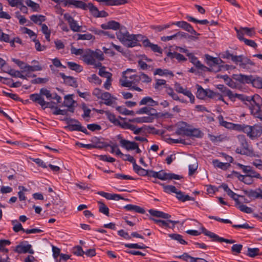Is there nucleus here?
<instances>
[{"label":"nucleus","mask_w":262,"mask_h":262,"mask_svg":"<svg viewBox=\"0 0 262 262\" xmlns=\"http://www.w3.org/2000/svg\"><path fill=\"white\" fill-rule=\"evenodd\" d=\"M101 28L104 30H117L119 29V31L116 33L118 39L127 48L131 47V35L125 27H120V24L118 22L111 20L106 23L101 24Z\"/></svg>","instance_id":"f257e3e1"},{"label":"nucleus","mask_w":262,"mask_h":262,"mask_svg":"<svg viewBox=\"0 0 262 262\" xmlns=\"http://www.w3.org/2000/svg\"><path fill=\"white\" fill-rule=\"evenodd\" d=\"M42 96H45L48 100L52 99V94L50 91L46 88H41L39 91V93H34L29 96L30 99L33 102L37 103L41 107H43L46 104L49 106L51 102H46Z\"/></svg>","instance_id":"f03ea898"},{"label":"nucleus","mask_w":262,"mask_h":262,"mask_svg":"<svg viewBox=\"0 0 262 262\" xmlns=\"http://www.w3.org/2000/svg\"><path fill=\"white\" fill-rule=\"evenodd\" d=\"M62 120L66 122L67 126L65 128L69 130L81 132L86 135L89 134L86 128L82 126L78 120L67 117L62 119Z\"/></svg>","instance_id":"7ed1b4c3"},{"label":"nucleus","mask_w":262,"mask_h":262,"mask_svg":"<svg viewBox=\"0 0 262 262\" xmlns=\"http://www.w3.org/2000/svg\"><path fill=\"white\" fill-rule=\"evenodd\" d=\"M237 139L239 142L240 147L236 149V152L241 155L252 156L253 154L252 150L249 148V145L244 135H238Z\"/></svg>","instance_id":"20e7f679"},{"label":"nucleus","mask_w":262,"mask_h":262,"mask_svg":"<svg viewBox=\"0 0 262 262\" xmlns=\"http://www.w3.org/2000/svg\"><path fill=\"white\" fill-rule=\"evenodd\" d=\"M259 95H256L251 97V100H252L253 103L249 105V107L250 110L251 114L255 118H257L262 120V112L260 109V105L256 102V100L260 99Z\"/></svg>","instance_id":"39448f33"},{"label":"nucleus","mask_w":262,"mask_h":262,"mask_svg":"<svg viewBox=\"0 0 262 262\" xmlns=\"http://www.w3.org/2000/svg\"><path fill=\"white\" fill-rule=\"evenodd\" d=\"M187 56L190 59V61L193 64L196 69L203 72H217L220 71V69L218 68L217 70H215L214 69L208 68L204 64H202L201 62L198 60V58L193 55V53H188Z\"/></svg>","instance_id":"423d86ee"},{"label":"nucleus","mask_w":262,"mask_h":262,"mask_svg":"<svg viewBox=\"0 0 262 262\" xmlns=\"http://www.w3.org/2000/svg\"><path fill=\"white\" fill-rule=\"evenodd\" d=\"M202 232L206 236H209L210 238L212 239V241L213 242H225L228 244H233L235 242V241L233 239H228L226 238H224L223 237H220L217 234L213 233L210 231L206 230L204 227H202L201 228Z\"/></svg>","instance_id":"0eeeda50"},{"label":"nucleus","mask_w":262,"mask_h":262,"mask_svg":"<svg viewBox=\"0 0 262 262\" xmlns=\"http://www.w3.org/2000/svg\"><path fill=\"white\" fill-rule=\"evenodd\" d=\"M233 62L235 63L239 62V66L243 69L249 68L248 66H255V64L251 61L249 58L245 57L243 55L237 56V57H233Z\"/></svg>","instance_id":"6e6552de"},{"label":"nucleus","mask_w":262,"mask_h":262,"mask_svg":"<svg viewBox=\"0 0 262 262\" xmlns=\"http://www.w3.org/2000/svg\"><path fill=\"white\" fill-rule=\"evenodd\" d=\"M205 58L206 63L210 67L209 68L215 70H217L219 68L220 70H221L220 68L217 66L223 62L222 59L217 57H213L209 54H205Z\"/></svg>","instance_id":"1a4fd4ad"},{"label":"nucleus","mask_w":262,"mask_h":262,"mask_svg":"<svg viewBox=\"0 0 262 262\" xmlns=\"http://www.w3.org/2000/svg\"><path fill=\"white\" fill-rule=\"evenodd\" d=\"M249 132L246 133L247 136L251 139H254L259 136L262 134V127L258 125H254V126L249 125Z\"/></svg>","instance_id":"9d476101"},{"label":"nucleus","mask_w":262,"mask_h":262,"mask_svg":"<svg viewBox=\"0 0 262 262\" xmlns=\"http://www.w3.org/2000/svg\"><path fill=\"white\" fill-rule=\"evenodd\" d=\"M131 69H127L122 72V76L120 79V82L124 87H131Z\"/></svg>","instance_id":"9b49d317"},{"label":"nucleus","mask_w":262,"mask_h":262,"mask_svg":"<svg viewBox=\"0 0 262 262\" xmlns=\"http://www.w3.org/2000/svg\"><path fill=\"white\" fill-rule=\"evenodd\" d=\"M190 127V124L185 122H182L178 127L176 131V134L183 137H188Z\"/></svg>","instance_id":"f8f14e48"},{"label":"nucleus","mask_w":262,"mask_h":262,"mask_svg":"<svg viewBox=\"0 0 262 262\" xmlns=\"http://www.w3.org/2000/svg\"><path fill=\"white\" fill-rule=\"evenodd\" d=\"M31 248L32 246L30 244L25 245L24 242H21L15 247L14 251L19 254L29 253L32 254L34 253V251Z\"/></svg>","instance_id":"ddd939ff"},{"label":"nucleus","mask_w":262,"mask_h":262,"mask_svg":"<svg viewBox=\"0 0 262 262\" xmlns=\"http://www.w3.org/2000/svg\"><path fill=\"white\" fill-rule=\"evenodd\" d=\"M64 18L68 22L70 29L74 32H79L80 31V27L77 24V21L68 13L64 15Z\"/></svg>","instance_id":"4468645a"},{"label":"nucleus","mask_w":262,"mask_h":262,"mask_svg":"<svg viewBox=\"0 0 262 262\" xmlns=\"http://www.w3.org/2000/svg\"><path fill=\"white\" fill-rule=\"evenodd\" d=\"M176 91L179 93H182L184 95L187 96L190 99V102L191 103H194L195 98L192 93L186 89H184L180 84L176 83L175 84Z\"/></svg>","instance_id":"2eb2a0df"},{"label":"nucleus","mask_w":262,"mask_h":262,"mask_svg":"<svg viewBox=\"0 0 262 262\" xmlns=\"http://www.w3.org/2000/svg\"><path fill=\"white\" fill-rule=\"evenodd\" d=\"M65 6H74L77 8H80L83 10H88V4L81 1L77 0H64Z\"/></svg>","instance_id":"dca6fc26"},{"label":"nucleus","mask_w":262,"mask_h":262,"mask_svg":"<svg viewBox=\"0 0 262 262\" xmlns=\"http://www.w3.org/2000/svg\"><path fill=\"white\" fill-rule=\"evenodd\" d=\"M93 51L87 49L85 53L82 55V59L84 62L89 65H97L95 59L93 56Z\"/></svg>","instance_id":"f3484780"},{"label":"nucleus","mask_w":262,"mask_h":262,"mask_svg":"<svg viewBox=\"0 0 262 262\" xmlns=\"http://www.w3.org/2000/svg\"><path fill=\"white\" fill-rule=\"evenodd\" d=\"M253 77L252 75H245L242 74H234L233 76L234 79L243 84L252 83Z\"/></svg>","instance_id":"a211bd4d"},{"label":"nucleus","mask_w":262,"mask_h":262,"mask_svg":"<svg viewBox=\"0 0 262 262\" xmlns=\"http://www.w3.org/2000/svg\"><path fill=\"white\" fill-rule=\"evenodd\" d=\"M59 75L63 79L64 83L74 88H77L78 86L77 82L74 77L66 76L63 73H60Z\"/></svg>","instance_id":"6ab92c4d"},{"label":"nucleus","mask_w":262,"mask_h":262,"mask_svg":"<svg viewBox=\"0 0 262 262\" xmlns=\"http://www.w3.org/2000/svg\"><path fill=\"white\" fill-rule=\"evenodd\" d=\"M142 43L144 47L150 48L154 52H157L161 54L162 53V50L160 47L158 45L152 43L147 38L143 39Z\"/></svg>","instance_id":"aec40b11"},{"label":"nucleus","mask_w":262,"mask_h":262,"mask_svg":"<svg viewBox=\"0 0 262 262\" xmlns=\"http://www.w3.org/2000/svg\"><path fill=\"white\" fill-rule=\"evenodd\" d=\"M104 101V103L107 105H112L115 103L116 98L112 96L108 92L103 93L102 97L100 98Z\"/></svg>","instance_id":"412c9836"},{"label":"nucleus","mask_w":262,"mask_h":262,"mask_svg":"<svg viewBox=\"0 0 262 262\" xmlns=\"http://www.w3.org/2000/svg\"><path fill=\"white\" fill-rule=\"evenodd\" d=\"M150 219L154 221L155 223L159 225L161 227H165L168 228H170V227L169 226V223H172V227H173L176 224L179 223V221H174L171 220H167V221H165L161 220L155 219L152 217H150Z\"/></svg>","instance_id":"4be33fe9"},{"label":"nucleus","mask_w":262,"mask_h":262,"mask_svg":"<svg viewBox=\"0 0 262 262\" xmlns=\"http://www.w3.org/2000/svg\"><path fill=\"white\" fill-rule=\"evenodd\" d=\"M132 164H133V169L135 172L140 176H146L147 173V170H145L136 163V160L132 157Z\"/></svg>","instance_id":"5701e85b"},{"label":"nucleus","mask_w":262,"mask_h":262,"mask_svg":"<svg viewBox=\"0 0 262 262\" xmlns=\"http://www.w3.org/2000/svg\"><path fill=\"white\" fill-rule=\"evenodd\" d=\"M139 79H142V81L145 83H149L151 81V79L147 74L142 73L139 76H132V84L133 83H135V81H137Z\"/></svg>","instance_id":"b1692460"},{"label":"nucleus","mask_w":262,"mask_h":262,"mask_svg":"<svg viewBox=\"0 0 262 262\" xmlns=\"http://www.w3.org/2000/svg\"><path fill=\"white\" fill-rule=\"evenodd\" d=\"M149 104L150 106H154L158 105L157 101L154 100L152 98L150 97H145L143 98L139 102L140 105H147Z\"/></svg>","instance_id":"393cba45"},{"label":"nucleus","mask_w":262,"mask_h":262,"mask_svg":"<svg viewBox=\"0 0 262 262\" xmlns=\"http://www.w3.org/2000/svg\"><path fill=\"white\" fill-rule=\"evenodd\" d=\"M117 138L119 140V143L122 147L128 150L131 149V141L123 139L121 135H118Z\"/></svg>","instance_id":"a878e982"},{"label":"nucleus","mask_w":262,"mask_h":262,"mask_svg":"<svg viewBox=\"0 0 262 262\" xmlns=\"http://www.w3.org/2000/svg\"><path fill=\"white\" fill-rule=\"evenodd\" d=\"M212 164L215 167H217L223 170H226L231 165L228 162L223 163L217 159L212 161Z\"/></svg>","instance_id":"bb28decb"},{"label":"nucleus","mask_w":262,"mask_h":262,"mask_svg":"<svg viewBox=\"0 0 262 262\" xmlns=\"http://www.w3.org/2000/svg\"><path fill=\"white\" fill-rule=\"evenodd\" d=\"M203 136V133L199 128L190 127L188 137L201 138Z\"/></svg>","instance_id":"cd10ccee"},{"label":"nucleus","mask_w":262,"mask_h":262,"mask_svg":"<svg viewBox=\"0 0 262 262\" xmlns=\"http://www.w3.org/2000/svg\"><path fill=\"white\" fill-rule=\"evenodd\" d=\"M5 72L8 73L13 77L26 79V76H25L24 75H23L19 71H16L15 70L10 69H8L7 71H5Z\"/></svg>","instance_id":"c85d7f7f"},{"label":"nucleus","mask_w":262,"mask_h":262,"mask_svg":"<svg viewBox=\"0 0 262 262\" xmlns=\"http://www.w3.org/2000/svg\"><path fill=\"white\" fill-rule=\"evenodd\" d=\"M196 97L200 99H204L206 97V89H204L202 86L197 84Z\"/></svg>","instance_id":"c756f323"},{"label":"nucleus","mask_w":262,"mask_h":262,"mask_svg":"<svg viewBox=\"0 0 262 262\" xmlns=\"http://www.w3.org/2000/svg\"><path fill=\"white\" fill-rule=\"evenodd\" d=\"M30 19L35 24L42 25L41 23L46 20L45 16L42 15H32Z\"/></svg>","instance_id":"7c9ffc66"},{"label":"nucleus","mask_w":262,"mask_h":262,"mask_svg":"<svg viewBox=\"0 0 262 262\" xmlns=\"http://www.w3.org/2000/svg\"><path fill=\"white\" fill-rule=\"evenodd\" d=\"M67 65L70 70L78 73H79L83 70L82 66L74 62L69 61L67 62Z\"/></svg>","instance_id":"2f4dec72"},{"label":"nucleus","mask_w":262,"mask_h":262,"mask_svg":"<svg viewBox=\"0 0 262 262\" xmlns=\"http://www.w3.org/2000/svg\"><path fill=\"white\" fill-rule=\"evenodd\" d=\"M145 37L141 34H132V47L140 45V42L142 41Z\"/></svg>","instance_id":"473e14b6"},{"label":"nucleus","mask_w":262,"mask_h":262,"mask_svg":"<svg viewBox=\"0 0 262 262\" xmlns=\"http://www.w3.org/2000/svg\"><path fill=\"white\" fill-rule=\"evenodd\" d=\"M249 128L248 125L245 124H234L232 126V128L234 130H238V131H242L245 134L246 133L249 132L248 130Z\"/></svg>","instance_id":"72a5a7b5"},{"label":"nucleus","mask_w":262,"mask_h":262,"mask_svg":"<svg viewBox=\"0 0 262 262\" xmlns=\"http://www.w3.org/2000/svg\"><path fill=\"white\" fill-rule=\"evenodd\" d=\"M176 194L178 199L183 202L186 201L194 200L193 198H191L188 195H185L184 193L181 191H177Z\"/></svg>","instance_id":"f704fd0d"},{"label":"nucleus","mask_w":262,"mask_h":262,"mask_svg":"<svg viewBox=\"0 0 262 262\" xmlns=\"http://www.w3.org/2000/svg\"><path fill=\"white\" fill-rule=\"evenodd\" d=\"M11 244V242L8 239H0V251L8 253L9 250L5 248L6 246Z\"/></svg>","instance_id":"c9c22d12"},{"label":"nucleus","mask_w":262,"mask_h":262,"mask_svg":"<svg viewBox=\"0 0 262 262\" xmlns=\"http://www.w3.org/2000/svg\"><path fill=\"white\" fill-rule=\"evenodd\" d=\"M244 193L250 198L258 199L260 198V192L257 190H250L249 191L245 190Z\"/></svg>","instance_id":"e433bc0d"},{"label":"nucleus","mask_w":262,"mask_h":262,"mask_svg":"<svg viewBox=\"0 0 262 262\" xmlns=\"http://www.w3.org/2000/svg\"><path fill=\"white\" fill-rule=\"evenodd\" d=\"M99 204V211L101 213H103L104 214L108 216L109 215V209L102 202L99 201L98 202Z\"/></svg>","instance_id":"4c0bfd02"},{"label":"nucleus","mask_w":262,"mask_h":262,"mask_svg":"<svg viewBox=\"0 0 262 262\" xmlns=\"http://www.w3.org/2000/svg\"><path fill=\"white\" fill-rule=\"evenodd\" d=\"M198 166V162L196 159L194 158L192 164L189 165V175H192L196 170Z\"/></svg>","instance_id":"58836bf2"},{"label":"nucleus","mask_w":262,"mask_h":262,"mask_svg":"<svg viewBox=\"0 0 262 262\" xmlns=\"http://www.w3.org/2000/svg\"><path fill=\"white\" fill-rule=\"evenodd\" d=\"M88 9L90 10L92 15L95 17H96L98 14H99V11L98 8L91 3L88 4Z\"/></svg>","instance_id":"ea45409f"},{"label":"nucleus","mask_w":262,"mask_h":262,"mask_svg":"<svg viewBox=\"0 0 262 262\" xmlns=\"http://www.w3.org/2000/svg\"><path fill=\"white\" fill-rule=\"evenodd\" d=\"M106 115L107 119L114 125H117L120 124V121L116 118L115 115L110 112H106Z\"/></svg>","instance_id":"a19ab883"},{"label":"nucleus","mask_w":262,"mask_h":262,"mask_svg":"<svg viewBox=\"0 0 262 262\" xmlns=\"http://www.w3.org/2000/svg\"><path fill=\"white\" fill-rule=\"evenodd\" d=\"M64 99L69 100V103H66V106L68 107L69 108L68 110V112L69 111L71 113H74L75 108L73 106L74 100L70 95H66L64 97Z\"/></svg>","instance_id":"79ce46f5"},{"label":"nucleus","mask_w":262,"mask_h":262,"mask_svg":"<svg viewBox=\"0 0 262 262\" xmlns=\"http://www.w3.org/2000/svg\"><path fill=\"white\" fill-rule=\"evenodd\" d=\"M227 96L232 101H234L236 98H237L242 100H245L244 98V95L242 94H233L231 91V92H228V93L227 94Z\"/></svg>","instance_id":"37998d69"},{"label":"nucleus","mask_w":262,"mask_h":262,"mask_svg":"<svg viewBox=\"0 0 262 262\" xmlns=\"http://www.w3.org/2000/svg\"><path fill=\"white\" fill-rule=\"evenodd\" d=\"M237 208L242 212H244L246 213H251L252 212V209L250 207L247 206L245 205H244L241 202L239 204L237 205Z\"/></svg>","instance_id":"c03bdc74"},{"label":"nucleus","mask_w":262,"mask_h":262,"mask_svg":"<svg viewBox=\"0 0 262 262\" xmlns=\"http://www.w3.org/2000/svg\"><path fill=\"white\" fill-rule=\"evenodd\" d=\"M12 224L13 225V230L14 232H18L20 231H23L24 228L21 224L17 220L12 221Z\"/></svg>","instance_id":"a18cd8bd"},{"label":"nucleus","mask_w":262,"mask_h":262,"mask_svg":"<svg viewBox=\"0 0 262 262\" xmlns=\"http://www.w3.org/2000/svg\"><path fill=\"white\" fill-rule=\"evenodd\" d=\"M252 84L256 88L262 89V78L256 77L254 78L253 77Z\"/></svg>","instance_id":"49530a36"},{"label":"nucleus","mask_w":262,"mask_h":262,"mask_svg":"<svg viewBox=\"0 0 262 262\" xmlns=\"http://www.w3.org/2000/svg\"><path fill=\"white\" fill-rule=\"evenodd\" d=\"M259 249L257 248H248L247 255L251 257H254L259 254Z\"/></svg>","instance_id":"de8ad7c7"},{"label":"nucleus","mask_w":262,"mask_h":262,"mask_svg":"<svg viewBox=\"0 0 262 262\" xmlns=\"http://www.w3.org/2000/svg\"><path fill=\"white\" fill-rule=\"evenodd\" d=\"M26 4L28 7L32 8L33 11H38L39 9V5L32 0H26Z\"/></svg>","instance_id":"09e8293b"},{"label":"nucleus","mask_w":262,"mask_h":262,"mask_svg":"<svg viewBox=\"0 0 262 262\" xmlns=\"http://www.w3.org/2000/svg\"><path fill=\"white\" fill-rule=\"evenodd\" d=\"M99 75L102 77H105L107 79H110L112 78V74L108 72H107L105 70V67H102L100 69L99 71Z\"/></svg>","instance_id":"8fccbe9b"},{"label":"nucleus","mask_w":262,"mask_h":262,"mask_svg":"<svg viewBox=\"0 0 262 262\" xmlns=\"http://www.w3.org/2000/svg\"><path fill=\"white\" fill-rule=\"evenodd\" d=\"M169 236L173 239L179 241L181 244L185 245L187 244L184 239L182 238V236L178 234H171Z\"/></svg>","instance_id":"3c124183"},{"label":"nucleus","mask_w":262,"mask_h":262,"mask_svg":"<svg viewBox=\"0 0 262 262\" xmlns=\"http://www.w3.org/2000/svg\"><path fill=\"white\" fill-rule=\"evenodd\" d=\"M219 119L220 121V123L222 126H223L227 128H228V129L232 128V126H233V123H230V122H228L226 121H224L223 117L222 116H221L219 117Z\"/></svg>","instance_id":"603ef678"},{"label":"nucleus","mask_w":262,"mask_h":262,"mask_svg":"<svg viewBox=\"0 0 262 262\" xmlns=\"http://www.w3.org/2000/svg\"><path fill=\"white\" fill-rule=\"evenodd\" d=\"M186 18L189 21L199 23L202 25H206L209 23V22L207 19L198 20L190 16H187Z\"/></svg>","instance_id":"864d4df0"},{"label":"nucleus","mask_w":262,"mask_h":262,"mask_svg":"<svg viewBox=\"0 0 262 262\" xmlns=\"http://www.w3.org/2000/svg\"><path fill=\"white\" fill-rule=\"evenodd\" d=\"M77 36H78V38H77L78 40H90L95 38V37L90 33H87V34H78L77 35Z\"/></svg>","instance_id":"5fc2aeb1"},{"label":"nucleus","mask_w":262,"mask_h":262,"mask_svg":"<svg viewBox=\"0 0 262 262\" xmlns=\"http://www.w3.org/2000/svg\"><path fill=\"white\" fill-rule=\"evenodd\" d=\"M73 253L78 256H83L84 251L82 250V248L80 246H76L73 249Z\"/></svg>","instance_id":"6e6d98bb"},{"label":"nucleus","mask_w":262,"mask_h":262,"mask_svg":"<svg viewBox=\"0 0 262 262\" xmlns=\"http://www.w3.org/2000/svg\"><path fill=\"white\" fill-rule=\"evenodd\" d=\"M93 56L95 58L98 59L99 60L102 61L104 59V55L103 52L98 49H97L95 51H93Z\"/></svg>","instance_id":"4d7b16f0"},{"label":"nucleus","mask_w":262,"mask_h":262,"mask_svg":"<svg viewBox=\"0 0 262 262\" xmlns=\"http://www.w3.org/2000/svg\"><path fill=\"white\" fill-rule=\"evenodd\" d=\"M160 113H158L157 110L151 107H149L148 115L154 120L159 118Z\"/></svg>","instance_id":"13d9d810"},{"label":"nucleus","mask_w":262,"mask_h":262,"mask_svg":"<svg viewBox=\"0 0 262 262\" xmlns=\"http://www.w3.org/2000/svg\"><path fill=\"white\" fill-rule=\"evenodd\" d=\"M88 80L90 82L94 83L97 84H100L101 83V79L95 74L88 77Z\"/></svg>","instance_id":"bf43d9fd"},{"label":"nucleus","mask_w":262,"mask_h":262,"mask_svg":"<svg viewBox=\"0 0 262 262\" xmlns=\"http://www.w3.org/2000/svg\"><path fill=\"white\" fill-rule=\"evenodd\" d=\"M49 81V79L47 78H37L34 79H33L31 81V83L32 84H40V83H45Z\"/></svg>","instance_id":"052dcab7"},{"label":"nucleus","mask_w":262,"mask_h":262,"mask_svg":"<svg viewBox=\"0 0 262 262\" xmlns=\"http://www.w3.org/2000/svg\"><path fill=\"white\" fill-rule=\"evenodd\" d=\"M243 248L241 244H234L231 247V251L233 253H240Z\"/></svg>","instance_id":"680f3d73"},{"label":"nucleus","mask_w":262,"mask_h":262,"mask_svg":"<svg viewBox=\"0 0 262 262\" xmlns=\"http://www.w3.org/2000/svg\"><path fill=\"white\" fill-rule=\"evenodd\" d=\"M71 52L72 54L76 55H83L84 54V50L82 49H76L73 46L71 48Z\"/></svg>","instance_id":"e2e57ef3"},{"label":"nucleus","mask_w":262,"mask_h":262,"mask_svg":"<svg viewBox=\"0 0 262 262\" xmlns=\"http://www.w3.org/2000/svg\"><path fill=\"white\" fill-rule=\"evenodd\" d=\"M99 159L101 161H106L111 163H113L115 161V159L110 156L106 155H99L98 156Z\"/></svg>","instance_id":"0e129e2a"},{"label":"nucleus","mask_w":262,"mask_h":262,"mask_svg":"<svg viewBox=\"0 0 262 262\" xmlns=\"http://www.w3.org/2000/svg\"><path fill=\"white\" fill-rule=\"evenodd\" d=\"M33 41L35 43V49L38 51H44L46 49V47L45 46H41L39 41L35 38L33 39Z\"/></svg>","instance_id":"69168bd1"},{"label":"nucleus","mask_w":262,"mask_h":262,"mask_svg":"<svg viewBox=\"0 0 262 262\" xmlns=\"http://www.w3.org/2000/svg\"><path fill=\"white\" fill-rule=\"evenodd\" d=\"M185 31L189 32L190 33L193 34L196 36H199L200 34L198 33H197L193 28L192 26L188 23L184 29Z\"/></svg>","instance_id":"338daca9"},{"label":"nucleus","mask_w":262,"mask_h":262,"mask_svg":"<svg viewBox=\"0 0 262 262\" xmlns=\"http://www.w3.org/2000/svg\"><path fill=\"white\" fill-rule=\"evenodd\" d=\"M164 191L167 193L173 192L176 193L177 190L175 186L172 185H166L164 187Z\"/></svg>","instance_id":"774afa93"}]
</instances>
